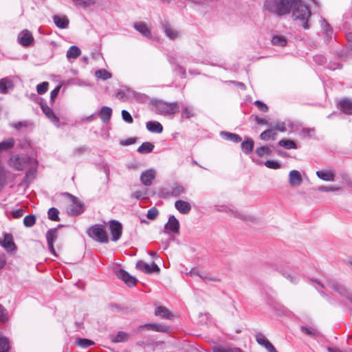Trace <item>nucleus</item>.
Here are the masks:
<instances>
[{"mask_svg":"<svg viewBox=\"0 0 352 352\" xmlns=\"http://www.w3.org/2000/svg\"><path fill=\"white\" fill-rule=\"evenodd\" d=\"M109 230L111 234V240L113 241H117L120 239L122 235V224L118 221L112 220L109 221Z\"/></svg>","mask_w":352,"mask_h":352,"instance_id":"nucleus-9","label":"nucleus"},{"mask_svg":"<svg viewBox=\"0 0 352 352\" xmlns=\"http://www.w3.org/2000/svg\"><path fill=\"white\" fill-rule=\"evenodd\" d=\"M327 286L339 293L352 302V292L347 291L342 285L335 280H328Z\"/></svg>","mask_w":352,"mask_h":352,"instance_id":"nucleus-7","label":"nucleus"},{"mask_svg":"<svg viewBox=\"0 0 352 352\" xmlns=\"http://www.w3.org/2000/svg\"><path fill=\"white\" fill-rule=\"evenodd\" d=\"M88 235L94 240L102 243L109 241L108 235L104 226L100 224H96L87 230Z\"/></svg>","mask_w":352,"mask_h":352,"instance_id":"nucleus-4","label":"nucleus"},{"mask_svg":"<svg viewBox=\"0 0 352 352\" xmlns=\"http://www.w3.org/2000/svg\"><path fill=\"white\" fill-rule=\"evenodd\" d=\"M96 78L102 80H107L111 78V74L106 69H98L95 72Z\"/></svg>","mask_w":352,"mask_h":352,"instance_id":"nucleus-37","label":"nucleus"},{"mask_svg":"<svg viewBox=\"0 0 352 352\" xmlns=\"http://www.w3.org/2000/svg\"><path fill=\"white\" fill-rule=\"evenodd\" d=\"M220 135L223 139L235 143L240 142L242 140L241 138L238 134L236 133H232L227 131H221Z\"/></svg>","mask_w":352,"mask_h":352,"instance_id":"nucleus-28","label":"nucleus"},{"mask_svg":"<svg viewBox=\"0 0 352 352\" xmlns=\"http://www.w3.org/2000/svg\"><path fill=\"white\" fill-rule=\"evenodd\" d=\"M265 165L269 168L272 169H277L280 168V164L278 162L274 160H267L265 162Z\"/></svg>","mask_w":352,"mask_h":352,"instance_id":"nucleus-54","label":"nucleus"},{"mask_svg":"<svg viewBox=\"0 0 352 352\" xmlns=\"http://www.w3.org/2000/svg\"><path fill=\"white\" fill-rule=\"evenodd\" d=\"M57 228H52L49 230L46 233V239L49 250L53 254H56L55 249L54 248V242L57 239Z\"/></svg>","mask_w":352,"mask_h":352,"instance_id":"nucleus-14","label":"nucleus"},{"mask_svg":"<svg viewBox=\"0 0 352 352\" xmlns=\"http://www.w3.org/2000/svg\"><path fill=\"white\" fill-rule=\"evenodd\" d=\"M292 16L295 20H299L302 23L304 29H309L308 20L311 16V11L309 8L302 3L300 0H295L292 5Z\"/></svg>","mask_w":352,"mask_h":352,"instance_id":"nucleus-2","label":"nucleus"},{"mask_svg":"<svg viewBox=\"0 0 352 352\" xmlns=\"http://www.w3.org/2000/svg\"><path fill=\"white\" fill-rule=\"evenodd\" d=\"M76 344L82 348H87L94 344V342L86 338H79L76 341Z\"/></svg>","mask_w":352,"mask_h":352,"instance_id":"nucleus-44","label":"nucleus"},{"mask_svg":"<svg viewBox=\"0 0 352 352\" xmlns=\"http://www.w3.org/2000/svg\"><path fill=\"white\" fill-rule=\"evenodd\" d=\"M41 109L45 116L53 122L58 123V118L54 114V111L46 104L41 105Z\"/></svg>","mask_w":352,"mask_h":352,"instance_id":"nucleus-27","label":"nucleus"},{"mask_svg":"<svg viewBox=\"0 0 352 352\" xmlns=\"http://www.w3.org/2000/svg\"><path fill=\"white\" fill-rule=\"evenodd\" d=\"M276 132L272 129H267L261 133L260 138L261 140L267 141L270 139L275 140L276 136Z\"/></svg>","mask_w":352,"mask_h":352,"instance_id":"nucleus-34","label":"nucleus"},{"mask_svg":"<svg viewBox=\"0 0 352 352\" xmlns=\"http://www.w3.org/2000/svg\"><path fill=\"white\" fill-rule=\"evenodd\" d=\"M135 29L146 37H151V32L144 23L140 22L134 25Z\"/></svg>","mask_w":352,"mask_h":352,"instance_id":"nucleus-31","label":"nucleus"},{"mask_svg":"<svg viewBox=\"0 0 352 352\" xmlns=\"http://www.w3.org/2000/svg\"><path fill=\"white\" fill-rule=\"evenodd\" d=\"M175 208L182 214H188L191 210V206L189 203L182 200H178L175 203Z\"/></svg>","mask_w":352,"mask_h":352,"instance_id":"nucleus-19","label":"nucleus"},{"mask_svg":"<svg viewBox=\"0 0 352 352\" xmlns=\"http://www.w3.org/2000/svg\"><path fill=\"white\" fill-rule=\"evenodd\" d=\"M10 349V343L8 340L0 335V352H8Z\"/></svg>","mask_w":352,"mask_h":352,"instance_id":"nucleus-38","label":"nucleus"},{"mask_svg":"<svg viewBox=\"0 0 352 352\" xmlns=\"http://www.w3.org/2000/svg\"><path fill=\"white\" fill-rule=\"evenodd\" d=\"M283 276L289 280L292 283L296 284L298 282V276L289 272H283Z\"/></svg>","mask_w":352,"mask_h":352,"instance_id":"nucleus-53","label":"nucleus"},{"mask_svg":"<svg viewBox=\"0 0 352 352\" xmlns=\"http://www.w3.org/2000/svg\"><path fill=\"white\" fill-rule=\"evenodd\" d=\"M302 133L305 135L311 137L314 134L315 130L314 129H303Z\"/></svg>","mask_w":352,"mask_h":352,"instance_id":"nucleus-63","label":"nucleus"},{"mask_svg":"<svg viewBox=\"0 0 352 352\" xmlns=\"http://www.w3.org/2000/svg\"><path fill=\"white\" fill-rule=\"evenodd\" d=\"M256 342L268 352H278L273 344L261 333H257L255 336Z\"/></svg>","mask_w":352,"mask_h":352,"instance_id":"nucleus-10","label":"nucleus"},{"mask_svg":"<svg viewBox=\"0 0 352 352\" xmlns=\"http://www.w3.org/2000/svg\"><path fill=\"white\" fill-rule=\"evenodd\" d=\"M155 328V331H159V332H168L169 331V328L168 327H166V326H163V325H158V324H156L155 327H154Z\"/></svg>","mask_w":352,"mask_h":352,"instance_id":"nucleus-61","label":"nucleus"},{"mask_svg":"<svg viewBox=\"0 0 352 352\" xmlns=\"http://www.w3.org/2000/svg\"><path fill=\"white\" fill-rule=\"evenodd\" d=\"M36 173V167L32 166L30 168H28V170H27V172L25 173V176L23 179V182L25 184L30 183L32 181V179L35 177Z\"/></svg>","mask_w":352,"mask_h":352,"instance_id":"nucleus-35","label":"nucleus"},{"mask_svg":"<svg viewBox=\"0 0 352 352\" xmlns=\"http://www.w3.org/2000/svg\"><path fill=\"white\" fill-rule=\"evenodd\" d=\"M81 54L80 49L76 46H71L67 51L66 56L68 59H76Z\"/></svg>","mask_w":352,"mask_h":352,"instance_id":"nucleus-29","label":"nucleus"},{"mask_svg":"<svg viewBox=\"0 0 352 352\" xmlns=\"http://www.w3.org/2000/svg\"><path fill=\"white\" fill-rule=\"evenodd\" d=\"M73 2L78 6H81L83 8H87L89 6H93L96 3V0H72Z\"/></svg>","mask_w":352,"mask_h":352,"instance_id":"nucleus-41","label":"nucleus"},{"mask_svg":"<svg viewBox=\"0 0 352 352\" xmlns=\"http://www.w3.org/2000/svg\"><path fill=\"white\" fill-rule=\"evenodd\" d=\"M15 145V140L8 138L0 142V153L11 150Z\"/></svg>","mask_w":352,"mask_h":352,"instance_id":"nucleus-21","label":"nucleus"},{"mask_svg":"<svg viewBox=\"0 0 352 352\" xmlns=\"http://www.w3.org/2000/svg\"><path fill=\"white\" fill-rule=\"evenodd\" d=\"M146 129L152 133H161L163 131L162 125L158 122L149 121L146 124Z\"/></svg>","mask_w":352,"mask_h":352,"instance_id":"nucleus-25","label":"nucleus"},{"mask_svg":"<svg viewBox=\"0 0 352 352\" xmlns=\"http://www.w3.org/2000/svg\"><path fill=\"white\" fill-rule=\"evenodd\" d=\"M117 276L122 280L128 286H135L137 282V279L131 276L126 271L124 270H119L117 273Z\"/></svg>","mask_w":352,"mask_h":352,"instance_id":"nucleus-13","label":"nucleus"},{"mask_svg":"<svg viewBox=\"0 0 352 352\" xmlns=\"http://www.w3.org/2000/svg\"><path fill=\"white\" fill-rule=\"evenodd\" d=\"M254 141L251 139H247L243 141L241 144V149L245 154H250L252 153L254 148Z\"/></svg>","mask_w":352,"mask_h":352,"instance_id":"nucleus-32","label":"nucleus"},{"mask_svg":"<svg viewBox=\"0 0 352 352\" xmlns=\"http://www.w3.org/2000/svg\"><path fill=\"white\" fill-rule=\"evenodd\" d=\"M301 330L303 333H305L307 335L309 336H315L316 334V331L311 328V327H302Z\"/></svg>","mask_w":352,"mask_h":352,"instance_id":"nucleus-57","label":"nucleus"},{"mask_svg":"<svg viewBox=\"0 0 352 352\" xmlns=\"http://www.w3.org/2000/svg\"><path fill=\"white\" fill-rule=\"evenodd\" d=\"M155 171L153 169H149L143 172L140 176L142 183L145 186H151L153 180L155 177Z\"/></svg>","mask_w":352,"mask_h":352,"instance_id":"nucleus-16","label":"nucleus"},{"mask_svg":"<svg viewBox=\"0 0 352 352\" xmlns=\"http://www.w3.org/2000/svg\"><path fill=\"white\" fill-rule=\"evenodd\" d=\"M341 189L340 187L336 186H321L318 187V190L321 192H336Z\"/></svg>","mask_w":352,"mask_h":352,"instance_id":"nucleus-47","label":"nucleus"},{"mask_svg":"<svg viewBox=\"0 0 352 352\" xmlns=\"http://www.w3.org/2000/svg\"><path fill=\"white\" fill-rule=\"evenodd\" d=\"M204 282L208 283V281H217L218 279L207 276L205 273L200 272L198 275Z\"/></svg>","mask_w":352,"mask_h":352,"instance_id":"nucleus-58","label":"nucleus"},{"mask_svg":"<svg viewBox=\"0 0 352 352\" xmlns=\"http://www.w3.org/2000/svg\"><path fill=\"white\" fill-rule=\"evenodd\" d=\"M65 195L69 197L72 199V204L67 208L68 214L72 216L80 214L84 210L83 204L78 198L67 192Z\"/></svg>","mask_w":352,"mask_h":352,"instance_id":"nucleus-6","label":"nucleus"},{"mask_svg":"<svg viewBox=\"0 0 352 352\" xmlns=\"http://www.w3.org/2000/svg\"><path fill=\"white\" fill-rule=\"evenodd\" d=\"M10 163L16 170H22L29 164H34L36 165L37 161L31 157H22L16 155L10 159Z\"/></svg>","mask_w":352,"mask_h":352,"instance_id":"nucleus-5","label":"nucleus"},{"mask_svg":"<svg viewBox=\"0 0 352 352\" xmlns=\"http://www.w3.org/2000/svg\"><path fill=\"white\" fill-rule=\"evenodd\" d=\"M195 113L192 107L188 106H184L182 111V118H190L194 116Z\"/></svg>","mask_w":352,"mask_h":352,"instance_id":"nucleus-39","label":"nucleus"},{"mask_svg":"<svg viewBox=\"0 0 352 352\" xmlns=\"http://www.w3.org/2000/svg\"><path fill=\"white\" fill-rule=\"evenodd\" d=\"M36 223V217L34 214H29L24 217L23 224L27 228L32 227Z\"/></svg>","mask_w":352,"mask_h":352,"instance_id":"nucleus-42","label":"nucleus"},{"mask_svg":"<svg viewBox=\"0 0 352 352\" xmlns=\"http://www.w3.org/2000/svg\"><path fill=\"white\" fill-rule=\"evenodd\" d=\"M136 268L144 273L151 274L153 272H159L160 267L155 263H152L151 265L147 264L142 261H139L136 264Z\"/></svg>","mask_w":352,"mask_h":352,"instance_id":"nucleus-11","label":"nucleus"},{"mask_svg":"<svg viewBox=\"0 0 352 352\" xmlns=\"http://www.w3.org/2000/svg\"><path fill=\"white\" fill-rule=\"evenodd\" d=\"M122 119L128 123H132L133 121L132 116L126 110L122 111Z\"/></svg>","mask_w":352,"mask_h":352,"instance_id":"nucleus-56","label":"nucleus"},{"mask_svg":"<svg viewBox=\"0 0 352 352\" xmlns=\"http://www.w3.org/2000/svg\"><path fill=\"white\" fill-rule=\"evenodd\" d=\"M98 114L102 122L107 123L111 118L112 109L109 107H102Z\"/></svg>","mask_w":352,"mask_h":352,"instance_id":"nucleus-23","label":"nucleus"},{"mask_svg":"<svg viewBox=\"0 0 352 352\" xmlns=\"http://www.w3.org/2000/svg\"><path fill=\"white\" fill-rule=\"evenodd\" d=\"M163 28L166 35L172 40L178 38L180 36V32L168 24H163Z\"/></svg>","mask_w":352,"mask_h":352,"instance_id":"nucleus-26","label":"nucleus"},{"mask_svg":"<svg viewBox=\"0 0 352 352\" xmlns=\"http://www.w3.org/2000/svg\"><path fill=\"white\" fill-rule=\"evenodd\" d=\"M127 338H128V335L123 331H120L118 333V334L116 336L111 337V341L113 342H124L127 340Z\"/></svg>","mask_w":352,"mask_h":352,"instance_id":"nucleus-40","label":"nucleus"},{"mask_svg":"<svg viewBox=\"0 0 352 352\" xmlns=\"http://www.w3.org/2000/svg\"><path fill=\"white\" fill-rule=\"evenodd\" d=\"M23 214L24 210L23 209H17L11 212L12 217L14 219H19L23 215Z\"/></svg>","mask_w":352,"mask_h":352,"instance_id":"nucleus-59","label":"nucleus"},{"mask_svg":"<svg viewBox=\"0 0 352 352\" xmlns=\"http://www.w3.org/2000/svg\"><path fill=\"white\" fill-rule=\"evenodd\" d=\"M155 314L162 318L168 319L171 316L169 310L163 306H158L155 311Z\"/></svg>","mask_w":352,"mask_h":352,"instance_id":"nucleus-30","label":"nucleus"},{"mask_svg":"<svg viewBox=\"0 0 352 352\" xmlns=\"http://www.w3.org/2000/svg\"><path fill=\"white\" fill-rule=\"evenodd\" d=\"M154 148V145L148 142H144L138 148V152L141 154H146L151 153Z\"/></svg>","mask_w":352,"mask_h":352,"instance_id":"nucleus-33","label":"nucleus"},{"mask_svg":"<svg viewBox=\"0 0 352 352\" xmlns=\"http://www.w3.org/2000/svg\"><path fill=\"white\" fill-rule=\"evenodd\" d=\"M185 188L179 184L175 185L172 188V194L175 196H179V195L185 192Z\"/></svg>","mask_w":352,"mask_h":352,"instance_id":"nucleus-50","label":"nucleus"},{"mask_svg":"<svg viewBox=\"0 0 352 352\" xmlns=\"http://www.w3.org/2000/svg\"><path fill=\"white\" fill-rule=\"evenodd\" d=\"M164 229L166 233L173 232L178 234L179 232V223L175 216L171 215L169 217L168 222L164 226Z\"/></svg>","mask_w":352,"mask_h":352,"instance_id":"nucleus-12","label":"nucleus"},{"mask_svg":"<svg viewBox=\"0 0 352 352\" xmlns=\"http://www.w3.org/2000/svg\"><path fill=\"white\" fill-rule=\"evenodd\" d=\"M274 128L279 131H281V132H284L286 131V127H285V125L284 123H278V124H276L275 126H274Z\"/></svg>","mask_w":352,"mask_h":352,"instance_id":"nucleus-64","label":"nucleus"},{"mask_svg":"<svg viewBox=\"0 0 352 352\" xmlns=\"http://www.w3.org/2000/svg\"><path fill=\"white\" fill-rule=\"evenodd\" d=\"M58 214L59 212L58 209L56 208H51L49 209L47 212L48 218L52 221H59Z\"/></svg>","mask_w":352,"mask_h":352,"instance_id":"nucleus-45","label":"nucleus"},{"mask_svg":"<svg viewBox=\"0 0 352 352\" xmlns=\"http://www.w3.org/2000/svg\"><path fill=\"white\" fill-rule=\"evenodd\" d=\"M13 87L14 84L10 79L3 78L0 80V94H6Z\"/></svg>","mask_w":352,"mask_h":352,"instance_id":"nucleus-20","label":"nucleus"},{"mask_svg":"<svg viewBox=\"0 0 352 352\" xmlns=\"http://www.w3.org/2000/svg\"><path fill=\"white\" fill-rule=\"evenodd\" d=\"M11 126L14 128H15L16 129H21L22 127H26L28 126V123L27 122L24 121V122H16L14 124H12Z\"/></svg>","mask_w":352,"mask_h":352,"instance_id":"nucleus-60","label":"nucleus"},{"mask_svg":"<svg viewBox=\"0 0 352 352\" xmlns=\"http://www.w3.org/2000/svg\"><path fill=\"white\" fill-rule=\"evenodd\" d=\"M53 20L55 25L60 29H65L68 27L69 19L66 16L54 15Z\"/></svg>","mask_w":352,"mask_h":352,"instance_id":"nucleus-22","label":"nucleus"},{"mask_svg":"<svg viewBox=\"0 0 352 352\" xmlns=\"http://www.w3.org/2000/svg\"><path fill=\"white\" fill-rule=\"evenodd\" d=\"M278 145L285 148L286 149H296L297 145L294 141L291 140L283 139L278 142Z\"/></svg>","mask_w":352,"mask_h":352,"instance_id":"nucleus-36","label":"nucleus"},{"mask_svg":"<svg viewBox=\"0 0 352 352\" xmlns=\"http://www.w3.org/2000/svg\"><path fill=\"white\" fill-rule=\"evenodd\" d=\"M317 176L326 182H333L335 180V175L331 170H318L316 172Z\"/></svg>","mask_w":352,"mask_h":352,"instance_id":"nucleus-24","label":"nucleus"},{"mask_svg":"<svg viewBox=\"0 0 352 352\" xmlns=\"http://www.w3.org/2000/svg\"><path fill=\"white\" fill-rule=\"evenodd\" d=\"M0 244L7 251H12L16 249V245L13 241V237L11 234H4L3 239L0 240Z\"/></svg>","mask_w":352,"mask_h":352,"instance_id":"nucleus-15","label":"nucleus"},{"mask_svg":"<svg viewBox=\"0 0 352 352\" xmlns=\"http://www.w3.org/2000/svg\"><path fill=\"white\" fill-rule=\"evenodd\" d=\"M158 214L159 212L157 209L153 207L148 210L146 217L148 219L153 220L157 217Z\"/></svg>","mask_w":352,"mask_h":352,"instance_id":"nucleus-51","label":"nucleus"},{"mask_svg":"<svg viewBox=\"0 0 352 352\" xmlns=\"http://www.w3.org/2000/svg\"><path fill=\"white\" fill-rule=\"evenodd\" d=\"M302 182V177L298 170H292L289 173V182L292 186H299Z\"/></svg>","mask_w":352,"mask_h":352,"instance_id":"nucleus-17","label":"nucleus"},{"mask_svg":"<svg viewBox=\"0 0 352 352\" xmlns=\"http://www.w3.org/2000/svg\"><path fill=\"white\" fill-rule=\"evenodd\" d=\"M154 107L156 113L164 116H172L179 110V106L177 102H166L160 100L154 104Z\"/></svg>","mask_w":352,"mask_h":352,"instance_id":"nucleus-3","label":"nucleus"},{"mask_svg":"<svg viewBox=\"0 0 352 352\" xmlns=\"http://www.w3.org/2000/svg\"><path fill=\"white\" fill-rule=\"evenodd\" d=\"M321 25H322V28L324 32L326 33V34L328 36H330L332 32V30L330 28V25L327 23V22L324 19H321Z\"/></svg>","mask_w":352,"mask_h":352,"instance_id":"nucleus-52","label":"nucleus"},{"mask_svg":"<svg viewBox=\"0 0 352 352\" xmlns=\"http://www.w3.org/2000/svg\"><path fill=\"white\" fill-rule=\"evenodd\" d=\"M60 89V86L56 87L54 89H53L50 93V98L53 100L58 94Z\"/></svg>","mask_w":352,"mask_h":352,"instance_id":"nucleus-62","label":"nucleus"},{"mask_svg":"<svg viewBox=\"0 0 352 352\" xmlns=\"http://www.w3.org/2000/svg\"><path fill=\"white\" fill-rule=\"evenodd\" d=\"M272 43L274 45L283 47L286 45L287 41L284 36H274L272 39Z\"/></svg>","mask_w":352,"mask_h":352,"instance_id":"nucleus-43","label":"nucleus"},{"mask_svg":"<svg viewBox=\"0 0 352 352\" xmlns=\"http://www.w3.org/2000/svg\"><path fill=\"white\" fill-rule=\"evenodd\" d=\"M230 212H232V214L234 217H239V219H241L242 220L248 221V220H251L252 219V217L250 216L245 214H243V213L237 211L236 210L231 209Z\"/></svg>","mask_w":352,"mask_h":352,"instance_id":"nucleus-49","label":"nucleus"},{"mask_svg":"<svg viewBox=\"0 0 352 352\" xmlns=\"http://www.w3.org/2000/svg\"><path fill=\"white\" fill-rule=\"evenodd\" d=\"M17 41L22 46L28 47L33 44L34 39L31 32L25 29L19 32Z\"/></svg>","mask_w":352,"mask_h":352,"instance_id":"nucleus-8","label":"nucleus"},{"mask_svg":"<svg viewBox=\"0 0 352 352\" xmlns=\"http://www.w3.org/2000/svg\"><path fill=\"white\" fill-rule=\"evenodd\" d=\"M49 83L47 82H43L38 84L36 86V91L38 94H44L48 89Z\"/></svg>","mask_w":352,"mask_h":352,"instance_id":"nucleus-48","label":"nucleus"},{"mask_svg":"<svg viewBox=\"0 0 352 352\" xmlns=\"http://www.w3.org/2000/svg\"><path fill=\"white\" fill-rule=\"evenodd\" d=\"M340 109L344 113L352 115V100L344 98L340 100L338 103Z\"/></svg>","mask_w":352,"mask_h":352,"instance_id":"nucleus-18","label":"nucleus"},{"mask_svg":"<svg viewBox=\"0 0 352 352\" xmlns=\"http://www.w3.org/2000/svg\"><path fill=\"white\" fill-rule=\"evenodd\" d=\"M295 0H265L263 7L265 10L277 16L289 14Z\"/></svg>","mask_w":352,"mask_h":352,"instance_id":"nucleus-1","label":"nucleus"},{"mask_svg":"<svg viewBox=\"0 0 352 352\" xmlns=\"http://www.w3.org/2000/svg\"><path fill=\"white\" fill-rule=\"evenodd\" d=\"M256 153L259 157H263L264 155H270L272 154V151L267 146H261L256 150Z\"/></svg>","mask_w":352,"mask_h":352,"instance_id":"nucleus-46","label":"nucleus"},{"mask_svg":"<svg viewBox=\"0 0 352 352\" xmlns=\"http://www.w3.org/2000/svg\"><path fill=\"white\" fill-rule=\"evenodd\" d=\"M254 104L257 107L259 111L265 113L268 111V107L267 106V104H265V103L260 100L255 101Z\"/></svg>","mask_w":352,"mask_h":352,"instance_id":"nucleus-55","label":"nucleus"}]
</instances>
